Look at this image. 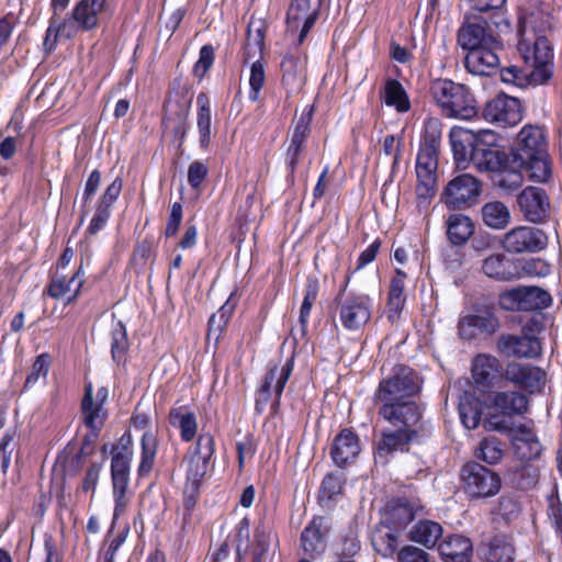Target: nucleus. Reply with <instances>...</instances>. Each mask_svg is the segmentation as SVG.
Returning <instances> with one entry per match:
<instances>
[{"instance_id":"obj_19","label":"nucleus","mask_w":562,"mask_h":562,"mask_svg":"<svg viewBox=\"0 0 562 562\" xmlns=\"http://www.w3.org/2000/svg\"><path fill=\"white\" fill-rule=\"evenodd\" d=\"M517 202L528 222L541 223L549 215V198L544 190L540 188L527 187L518 195Z\"/></svg>"},{"instance_id":"obj_4","label":"nucleus","mask_w":562,"mask_h":562,"mask_svg":"<svg viewBox=\"0 0 562 562\" xmlns=\"http://www.w3.org/2000/svg\"><path fill=\"white\" fill-rule=\"evenodd\" d=\"M133 459V451L125 445L114 447L112 449L111 458V480L112 493L114 498V513L113 517L121 516L130 502L127 494L130 484V469Z\"/></svg>"},{"instance_id":"obj_57","label":"nucleus","mask_w":562,"mask_h":562,"mask_svg":"<svg viewBox=\"0 0 562 562\" xmlns=\"http://www.w3.org/2000/svg\"><path fill=\"white\" fill-rule=\"evenodd\" d=\"M442 125L437 119H428L425 122L424 140L420 148L439 153Z\"/></svg>"},{"instance_id":"obj_45","label":"nucleus","mask_w":562,"mask_h":562,"mask_svg":"<svg viewBox=\"0 0 562 562\" xmlns=\"http://www.w3.org/2000/svg\"><path fill=\"white\" fill-rule=\"evenodd\" d=\"M459 415L467 429H475L482 417V403L471 393H464L459 402Z\"/></svg>"},{"instance_id":"obj_35","label":"nucleus","mask_w":562,"mask_h":562,"mask_svg":"<svg viewBox=\"0 0 562 562\" xmlns=\"http://www.w3.org/2000/svg\"><path fill=\"white\" fill-rule=\"evenodd\" d=\"M418 430L400 428L383 431L382 439L378 445L376 458L382 459L387 453L404 450L416 438Z\"/></svg>"},{"instance_id":"obj_8","label":"nucleus","mask_w":562,"mask_h":562,"mask_svg":"<svg viewBox=\"0 0 562 562\" xmlns=\"http://www.w3.org/2000/svg\"><path fill=\"white\" fill-rule=\"evenodd\" d=\"M215 442L211 434H201L198 437L193 451L186 458V484L184 486L200 487L209 468V462L214 454Z\"/></svg>"},{"instance_id":"obj_56","label":"nucleus","mask_w":562,"mask_h":562,"mask_svg":"<svg viewBox=\"0 0 562 562\" xmlns=\"http://www.w3.org/2000/svg\"><path fill=\"white\" fill-rule=\"evenodd\" d=\"M236 306V300L232 293L227 301L221 306V308L214 313L209 319L210 333L218 334L227 325L228 319Z\"/></svg>"},{"instance_id":"obj_9","label":"nucleus","mask_w":562,"mask_h":562,"mask_svg":"<svg viewBox=\"0 0 562 562\" xmlns=\"http://www.w3.org/2000/svg\"><path fill=\"white\" fill-rule=\"evenodd\" d=\"M322 0H291L286 11V29L297 32V45H301L319 15Z\"/></svg>"},{"instance_id":"obj_39","label":"nucleus","mask_w":562,"mask_h":562,"mask_svg":"<svg viewBox=\"0 0 562 562\" xmlns=\"http://www.w3.org/2000/svg\"><path fill=\"white\" fill-rule=\"evenodd\" d=\"M447 235L453 245H462L472 236L474 224L463 214H451L447 218Z\"/></svg>"},{"instance_id":"obj_33","label":"nucleus","mask_w":562,"mask_h":562,"mask_svg":"<svg viewBox=\"0 0 562 562\" xmlns=\"http://www.w3.org/2000/svg\"><path fill=\"white\" fill-rule=\"evenodd\" d=\"M513 164L514 167L521 169L530 181L544 183L552 177L547 153L533 155L530 159L513 160Z\"/></svg>"},{"instance_id":"obj_62","label":"nucleus","mask_w":562,"mask_h":562,"mask_svg":"<svg viewBox=\"0 0 562 562\" xmlns=\"http://www.w3.org/2000/svg\"><path fill=\"white\" fill-rule=\"evenodd\" d=\"M48 369L49 356L47 353L40 355L32 366V370L26 378L25 385H34L41 378H45L48 373Z\"/></svg>"},{"instance_id":"obj_7","label":"nucleus","mask_w":562,"mask_h":562,"mask_svg":"<svg viewBox=\"0 0 562 562\" xmlns=\"http://www.w3.org/2000/svg\"><path fill=\"white\" fill-rule=\"evenodd\" d=\"M108 396L109 391L105 386L99 387L95 394H93V387L90 382L85 386L81 413L83 424L90 430L88 437L91 440L98 437L108 417V413L104 408Z\"/></svg>"},{"instance_id":"obj_54","label":"nucleus","mask_w":562,"mask_h":562,"mask_svg":"<svg viewBox=\"0 0 562 562\" xmlns=\"http://www.w3.org/2000/svg\"><path fill=\"white\" fill-rule=\"evenodd\" d=\"M496 171L498 172L496 182L499 188L512 191L518 189L522 184V171L521 169L514 167L513 162L510 167L506 166V162H504L501 169Z\"/></svg>"},{"instance_id":"obj_17","label":"nucleus","mask_w":562,"mask_h":562,"mask_svg":"<svg viewBox=\"0 0 562 562\" xmlns=\"http://www.w3.org/2000/svg\"><path fill=\"white\" fill-rule=\"evenodd\" d=\"M502 49L499 41L492 45L471 50L465 54V69L474 76H492L499 67L498 52Z\"/></svg>"},{"instance_id":"obj_16","label":"nucleus","mask_w":562,"mask_h":562,"mask_svg":"<svg viewBox=\"0 0 562 562\" xmlns=\"http://www.w3.org/2000/svg\"><path fill=\"white\" fill-rule=\"evenodd\" d=\"M379 415L394 428L418 430L420 407L414 401L380 403Z\"/></svg>"},{"instance_id":"obj_43","label":"nucleus","mask_w":562,"mask_h":562,"mask_svg":"<svg viewBox=\"0 0 562 562\" xmlns=\"http://www.w3.org/2000/svg\"><path fill=\"white\" fill-rule=\"evenodd\" d=\"M374 550L384 558L392 557L398 547V531L380 522L371 539Z\"/></svg>"},{"instance_id":"obj_47","label":"nucleus","mask_w":562,"mask_h":562,"mask_svg":"<svg viewBox=\"0 0 562 562\" xmlns=\"http://www.w3.org/2000/svg\"><path fill=\"white\" fill-rule=\"evenodd\" d=\"M481 214L484 224L494 229H503L510 222L508 207L499 201L485 203L481 209Z\"/></svg>"},{"instance_id":"obj_28","label":"nucleus","mask_w":562,"mask_h":562,"mask_svg":"<svg viewBox=\"0 0 562 562\" xmlns=\"http://www.w3.org/2000/svg\"><path fill=\"white\" fill-rule=\"evenodd\" d=\"M106 0H81L71 12L72 20L85 31L98 26L99 16L108 10Z\"/></svg>"},{"instance_id":"obj_13","label":"nucleus","mask_w":562,"mask_h":562,"mask_svg":"<svg viewBox=\"0 0 562 562\" xmlns=\"http://www.w3.org/2000/svg\"><path fill=\"white\" fill-rule=\"evenodd\" d=\"M480 193L479 180L469 173H462L448 182L442 201L451 209H465L476 200Z\"/></svg>"},{"instance_id":"obj_26","label":"nucleus","mask_w":562,"mask_h":562,"mask_svg":"<svg viewBox=\"0 0 562 562\" xmlns=\"http://www.w3.org/2000/svg\"><path fill=\"white\" fill-rule=\"evenodd\" d=\"M360 453L358 436L349 429L341 430L334 439L330 456L338 467L352 463Z\"/></svg>"},{"instance_id":"obj_59","label":"nucleus","mask_w":562,"mask_h":562,"mask_svg":"<svg viewBox=\"0 0 562 562\" xmlns=\"http://www.w3.org/2000/svg\"><path fill=\"white\" fill-rule=\"evenodd\" d=\"M265 35L263 31L260 27L252 30V26L249 25L247 32V42L245 45V61L256 57L261 56L263 46H265Z\"/></svg>"},{"instance_id":"obj_40","label":"nucleus","mask_w":562,"mask_h":562,"mask_svg":"<svg viewBox=\"0 0 562 562\" xmlns=\"http://www.w3.org/2000/svg\"><path fill=\"white\" fill-rule=\"evenodd\" d=\"M293 370V359H289L281 367L273 366L268 371L261 386L269 389L274 394V402L279 404L283 389Z\"/></svg>"},{"instance_id":"obj_21","label":"nucleus","mask_w":562,"mask_h":562,"mask_svg":"<svg viewBox=\"0 0 562 562\" xmlns=\"http://www.w3.org/2000/svg\"><path fill=\"white\" fill-rule=\"evenodd\" d=\"M505 378L529 393H535L542 389L546 373L538 367L513 362L507 366Z\"/></svg>"},{"instance_id":"obj_3","label":"nucleus","mask_w":562,"mask_h":562,"mask_svg":"<svg viewBox=\"0 0 562 562\" xmlns=\"http://www.w3.org/2000/svg\"><path fill=\"white\" fill-rule=\"evenodd\" d=\"M460 480L463 492L471 499L496 495L502 485L499 475L477 462H469L461 468Z\"/></svg>"},{"instance_id":"obj_12","label":"nucleus","mask_w":562,"mask_h":562,"mask_svg":"<svg viewBox=\"0 0 562 562\" xmlns=\"http://www.w3.org/2000/svg\"><path fill=\"white\" fill-rule=\"evenodd\" d=\"M496 41L498 40L487 23L479 21L470 14L464 15L463 22L457 31V45L467 53L492 45Z\"/></svg>"},{"instance_id":"obj_23","label":"nucleus","mask_w":562,"mask_h":562,"mask_svg":"<svg viewBox=\"0 0 562 562\" xmlns=\"http://www.w3.org/2000/svg\"><path fill=\"white\" fill-rule=\"evenodd\" d=\"M122 188L123 181L120 178L114 179V181L108 186L97 203L94 215L87 228L88 234L95 235L105 226L111 215L112 205L120 196Z\"/></svg>"},{"instance_id":"obj_64","label":"nucleus","mask_w":562,"mask_h":562,"mask_svg":"<svg viewBox=\"0 0 562 562\" xmlns=\"http://www.w3.org/2000/svg\"><path fill=\"white\" fill-rule=\"evenodd\" d=\"M207 173L209 169L205 164L198 160L191 162L188 168V182L190 187L199 191Z\"/></svg>"},{"instance_id":"obj_20","label":"nucleus","mask_w":562,"mask_h":562,"mask_svg":"<svg viewBox=\"0 0 562 562\" xmlns=\"http://www.w3.org/2000/svg\"><path fill=\"white\" fill-rule=\"evenodd\" d=\"M306 57L300 52L288 53L281 61L282 86L288 94L297 93L305 82Z\"/></svg>"},{"instance_id":"obj_36","label":"nucleus","mask_w":562,"mask_h":562,"mask_svg":"<svg viewBox=\"0 0 562 562\" xmlns=\"http://www.w3.org/2000/svg\"><path fill=\"white\" fill-rule=\"evenodd\" d=\"M301 543L304 552L315 557L325 551L326 543L323 533V518L315 517L304 528L301 535Z\"/></svg>"},{"instance_id":"obj_58","label":"nucleus","mask_w":562,"mask_h":562,"mask_svg":"<svg viewBox=\"0 0 562 562\" xmlns=\"http://www.w3.org/2000/svg\"><path fill=\"white\" fill-rule=\"evenodd\" d=\"M317 294L318 283L314 280H308L305 285V294L300 310V324L303 331L306 329L311 310L317 299Z\"/></svg>"},{"instance_id":"obj_50","label":"nucleus","mask_w":562,"mask_h":562,"mask_svg":"<svg viewBox=\"0 0 562 562\" xmlns=\"http://www.w3.org/2000/svg\"><path fill=\"white\" fill-rule=\"evenodd\" d=\"M142 456L138 465V474L140 476L147 475L154 465V460L157 453V440L151 431H145L140 440Z\"/></svg>"},{"instance_id":"obj_49","label":"nucleus","mask_w":562,"mask_h":562,"mask_svg":"<svg viewBox=\"0 0 562 562\" xmlns=\"http://www.w3.org/2000/svg\"><path fill=\"white\" fill-rule=\"evenodd\" d=\"M522 311H537L548 307L551 295L538 286H521Z\"/></svg>"},{"instance_id":"obj_42","label":"nucleus","mask_w":562,"mask_h":562,"mask_svg":"<svg viewBox=\"0 0 562 562\" xmlns=\"http://www.w3.org/2000/svg\"><path fill=\"white\" fill-rule=\"evenodd\" d=\"M442 536V527L432 520L418 521L409 532V539L426 548H432Z\"/></svg>"},{"instance_id":"obj_10","label":"nucleus","mask_w":562,"mask_h":562,"mask_svg":"<svg viewBox=\"0 0 562 562\" xmlns=\"http://www.w3.org/2000/svg\"><path fill=\"white\" fill-rule=\"evenodd\" d=\"M373 301L368 294H349L338 305L339 321L350 331L360 330L371 318Z\"/></svg>"},{"instance_id":"obj_37","label":"nucleus","mask_w":562,"mask_h":562,"mask_svg":"<svg viewBox=\"0 0 562 562\" xmlns=\"http://www.w3.org/2000/svg\"><path fill=\"white\" fill-rule=\"evenodd\" d=\"M405 273L400 269L396 270V276L391 280L387 304H386V316L393 323L395 322L404 305L406 297L404 295L405 289Z\"/></svg>"},{"instance_id":"obj_46","label":"nucleus","mask_w":562,"mask_h":562,"mask_svg":"<svg viewBox=\"0 0 562 562\" xmlns=\"http://www.w3.org/2000/svg\"><path fill=\"white\" fill-rule=\"evenodd\" d=\"M514 547L505 536H495L483 548L486 562H513Z\"/></svg>"},{"instance_id":"obj_29","label":"nucleus","mask_w":562,"mask_h":562,"mask_svg":"<svg viewBox=\"0 0 562 562\" xmlns=\"http://www.w3.org/2000/svg\"><path fill=\"white\" fill-rule=\"evenodd\" d=\"M438 551L445 562H471L473 547L469 538L451 535L439 543Z\"/></svg>"},{"instance_id":"obj_38","label":"nucleus","mask_w":562,"mask_h":562,"mask_svg":"<svg viewBox=\"0 0 562 562\" xmlns=\"http://www.w3.org/2000/svg\"><path fill=\"white\" fill-rule=\"evenodd\" d=\"M196 127L200 136L199 143L202 148H207L212 136V116L210 100L205 93L196 97Z\"/></svg>"},{"instance_id":"obj_2","label":"nucleus","mask_w":562,"mask_h":562,"mask_svg":"<svg viewBox=\"0 0 562 562\" xmlns=\"http://www.w3.org/2000/svg\"><path fill=\"white\" fill-rule=\"evenodd\" d=\"M430 95L447 117L471 120L477 113L470 89L450 79H436L430 85Z\"/></svg>"},{"instance_id":"obj_44","label":"nucleus","mask_w":562,"mask_h":562,"mask_svg":"<svg viewBox=\"0 0 562 562\" xmlns=\"http://www.w3.org/2000/svg\"><path fill=\"white\" fill-rule=\"evenodd\" d=\"M493 405L504 415H520L527 411L528 400L518 392H498L493 398Z\"/></svg>"},{"instance_id":"obj_60","label":"nucleus","mask_w":562,"mask_h":562,"mask_svg":"<svg viewBox=\"0 0 562 562\" xmlns=\"http://www.w3.org/2000/svg\"><path fill=\"white\" fill-rule=\"evenodd\" d=\"M266 82V72L265 67L260 60H256L251 64L250 67V76H249V100L250 101H258L259 93L261 89L263 88Z\"/></svg>"},{"instance_id":"obj_6","label":"nucleus","mask_w":562,"mask_h":562,"mask_svg":"<svg viewBox=\"0 0 562 562\" xmlns=\"http://www.w3.org/2000/svg\"><path fill=\"white\" fill-rule=\"evenodd\" d=\"M437 151L419 149L416 160V200L420 214L427 213L428 206L437 193Z\"/></svg>"},{"instance_id":"obj_48","label":"nucleus","mask_w":562,"mask_h":562,"mask_svg":"<svg viewBox=\"0 0 562 562\" xmlns=\"http://www.w3.org/2000/svg\"><path fill=\"white\" fill-rule=\"evenodd\" d=\"M383 100L386 105L394 106L398 112H407L411 103L403 86L395 79L385 82Z\"/></svg>"},{"instance_id":"obj_18","label":"nucleus","mask_w":562,"mask_h":562,"mask_svg":"<svg viewBox=\"0 0 562 562\" xmlns=\"http://www.w3.org/2000/svg\"><path fill=\"white\" fill-rule=\"evenodd\" d=\"M547 153L546 136L540 126L525 125L517 135L512 150L513 160L530 159L533 155Z\"/></svg>"},{"instance_id":"obj_61","label":"nucleus","mask_w":562,"mask_h":562,"mask_svg":"<svg viewBox=\"0 0 562 562\" xmlns=\"http://www.w3.org/2000/svg\"><path fill=\"white\" fill-rule=\"evenodd\" d=\"M467 2L472 12L490 15L499 13L506 4V0H467Z\"/></svg>"},{"instance_id":"obj_63","label":"nucleus","mask_w":562,"mask_h":562,"mask_svg":"<svg viewBox=\"0 0 562 562\" xmlns=\"http://www.w3.org/2000/svg\"><path fill=\"white\" fill-rule=\"evenodd\" d=\"M214 61V48L212 45H204L200 49L199 59L194 65L193 72L202 78L211 68Z\"/></svg>"},{"instance_id":"obj_24","label":"nucleus","mask_w":562,"mask_h":562,"mask_svg":"<svg viewBox=\"0 0 562 562\" xmlns=\"http://www.w3.org/2000/svg\"><path fill=\"white\" fill-rule=\"evenodd\" d=\"M498 328L497 317L485 311L482 314H471L464 316L458 325L459 335L463 339H473L480 335H491Z\"/></svg>"},{"instance_id":"obj_55","label":"nucleus","mask_w":562,"mask_h":562,"mask_svg":"<svg viewBox=\"0 0 562 562\" xmlns=\"http://www.w3.org/2000/svg\"><path fill=\"white\" fill-rule=\"evenodd\" d=\"M313 117V108H305L301 115L296 119L293 132L290 138V145L303 146L310 134V125Z\"/></svg>"},{"instance_id":"obj_27","label":"nucleus","mask_w":562,"mask_h":562,"mask_svg":"<svg viewBox=\"0 0 562 562\" xmlns=\"http://www.w3.org/2000/svg\"><path fill=\"white\" fill-rule=\"evenodd\" d=\"M82 284V269L79 268L71 277H55L47 288V294L53 299L64 300L66 303H70L77 299Z\"/></svg>"},{"instance_id":"obj_14","label":"nucleus","mask_w":562,"mask_h":562,"mask_svg":"<svg viewBox=\"0 0 562 562\" xmlns=\"http://www.w3.org/2000/svg\"><path fill=\"white\" fill-rule=\"evenodd\" d=\"M483 116L502 127L517 125L522 119L521 103L517 98L501 93L485 104Z\"/></svg>"},{"instance_id":"obj_1","label":"nucleus","mask_w":562,"mask_h":562,"mask_svg":"<svg viewBox=\"0 0 562 562\" xmlns=\"http://www.w3.org/2000/svg\"><path fill=\"white\" fill-rule=\"evenodd\" d=\"M551 27V15L540 8H529L520 12L518 18V52L530 67L529 77L532 83L546 82L552 75V47L544 35Z\"/></svg>"},{"instance_id":"obj_52","label":"nucleus","mask_w":562,"mask_h":562,"mask_svg":"<svg viewBox=\"0 0 562 562\" xmlns=\"http://www.w3.org/2000/svg\"><path fill=\"white\" fill-rule=\"evenodd\" d=\"M345 479L340 473H328L322 481L318 499L322 504L335 501L344 488Z\"/></svg>"},{"instance_id":"obj_41","label":"nucleus","mask_w":562,"mask_h":562,"mask_svg":"<svg viewBox=\"0 0 562 562\" xmlns=\"http://www.w3.org/2000/svg\"><path fill=\"white\" fill-rule=\"evenodd\" d=\"M169 422L173 427L180 429L182 440L191 441L198 429L196 418L194 413L190 412L184 406L175 407L169 413Z\"/></svg>"},{"instance_id":"obj_51","label":"nucleus","mask_w":562,"mask_h":562,"mask_svg":"<svg viewBox=\"0 0 562 562\" xmlns=\"http://www.w3.org/2000/svg\"><path fill=\"white\" fill-rule=\"evenodd\" d=\"M128 349V340L125 326L117 322L111 329V353L116 363L125 361V355Z\"/></svg>"},{"instance_id":"obj_25","label":"nucleus","mask_w":562,"mask_h":562,"mask_svg":"<svg viewBox=\"0 0 562 562\" xmlns=\"http://www.w3.org/2000/svg\"><path fill=\"white\" fill-rule=\"evenodd\" d=\"M449 139L457 166L465 169L470 164L475 142H477V133L454 126L449 133Z\"/></svg>"},{"instance_id":"obj_30","label":"nucleus","mask_w":562,"mask_h":562,"mask_svg":"<svg viewBox=\"0 0 562 562\" xmlns=\"http://www.w3.org/2000/svg\"><path fill=\"white\" fill-rule=\"evenodd\" d=\"M513 448L515 456L522 461L538 458L542 447L537 436L526 426H519L513 430Z\"/></svg>"},{"instance_id":"obj_32","label":"nucleus","mask_w":562,"mask_h":562,"mask_svg":"<svg viewBox=\"0 0 562 562\" xmlns=\"http://www.w3.org/2000/svg\"><path fill=\"white\" fill-rule=\"evenodd\" d=\"M482 271L486 277L498 281H510L519 277L515 261L504 254H494L485 258Z\"/></svg>"},{"instance_id":"obj_11","label":"nucleus","mask_w":562,"mask_h":562,"mask_svg":"<svg viewBox=\"0 0 562 562\" xmlns=\"http://www.w3.org/2000/svg\"><path fill=\"white\" fill-rule=\"evenodd\" d=\"M501 244L509 254L538 252L547 247L548 237L537 227L520 225L508 231Z\"/></svg>"},{"instance_id":"obj_22","label":"nucleus","mask_w":562,"mask_h":562,"mask_svg":"<svg viewBox=\"0 0 562 562\" xmlns=\"http://www.w3.org/2000/svg\"><path fill=\"white\" fill-rule=\"evenodd\" d=\"M497 349L506 357L533 358L540 353V342L528 335H502Z\"/></svg>"},{"instance_id":"obj_15","label":"nucleus","mask_w":562,"mask_h":562,"mask_svg":"<svg viewBox=\"0 0 562 562\" xmlns=\"http://www.w3.org/2000/svg\"><path fill=\"white\" fill-rule=\"evenodd\" d=\"M495 143L496 135L492 131H480L477 133V142H475L471 154L470 164L480 171H496L501 169L502 165L506 162L507 156L505 153L492 148Z\"/></svg>"},{"instance_id":"obj_34","label":"nucleus","mask_w":562,"mask_h":562,"mask_svg":"<svg viewBox=\"0 0 562 562\" xmlns=\"http://www.w3.org/2000/svg\"><path fill=\"white\" fill-rule=\"evenodd\" d=\"M502 370L499 361L490 355H477L472 363V376L481 387H490Z\"/></svg>"},{"instance_id":"obj_31","label":"nucleus","mask_w":562,"mask_h":562,"mask_svg":"<svg viewBox=\"0 0 562 562\" xmlns=\"http://www.w3.org/2000/svg\"><path fill=\"white\" fill-rule=\"evenodd\" d=\"M413 519L414 512L408 502L395 499L386 504L382 514L381 524L400 532L404 530Z\"/></svg>"},{"instance_id":"obj_53","label":"nucleus","mask_w":562,"mask_h":562,"mask_svg":"<svg viewBox=\"0 0 562 562\" xmlns=\"http://www.w3.org/2000/svg\"><path fill=\"white\" fill-rule=\"evenodd\" d=\"M504 445L496 437L484 438L480 442L476 457L488 464H496L504 457Z\"/></svg>"},{"instance_id":"obj_5","label":"nucleus","mask_w":562,"mask_h":562,"mask_svg":"<svg viewBox=\"0 0 562 562\" xmlns=\"http://www.w3.org/2000/svg\"><path fill=\"white\" fill-rule=\"evenodd\" d=\"M418 391L417 373L408 367L400 366L391 378L380 382L374 400L378 404L412 401L411 397Z\"/></svg>"}]
</instances>
